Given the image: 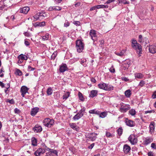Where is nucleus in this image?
Masks as SVG:
<instances>
[{
  "label": "nucleus",
  "mask_w": 156,
  "mask_h": 156,
  "mask_svg": "<svg viewBox=\"0 0 156 156\" xmlns=\"http://www.w3.org/2000/svg\"><path fill=\"white\" fill-rule=\"evenodd\" d=\"M131 46L132 47L137 51L139 50V54H142V50L141 45L138 43L136 40L134 39L132 40ZM138 52V51H137Z\"/></svg>",
  "instance_id": "nucleus-1"
},
{
  "label": "nucleus",
  "mask_w": 156,
  "mask_h": 156,
  "mask_svg": "<svg viewBox=\"0 0 156 156\" xmlns=\"http://www.w3.org/2000/svg\"><path fill=\"white\" fill-rule=\"evenodd\" d=\"M76 46L77 51L80 53L83 49L84 44L81 40H78L76 42Z\"/></svg>",
  "instance_id": "nucleus-2"
},
{
  "label": "nucleus",
  "mask_w": 156,
  "mask_h": 156,
  "mask_svg": "<svg viewBox=\"0 0 156 156\" xmlns=\"http://www.w3.org/2000/svg\"><path fill=\"white\" fill-rule=\"evenodd\" d=\"M54 122L53 119H51L49 118H47L44 119L43 123L45 126L51 127L53 125Z\"/></svg>",
  "instance_id": "nucleus-3"
},
{
  "label": "nucleus",
  "mask_w": 156,
  "mask_h": 156,
  "mask_svg": "<svg viewBox=\"0 0 156 156\" xmlns=\"http://www.w3.org/2000/svg\"><path fill=\"white\" fill-rule=\"evenodd\" d=\"M128 140L133 145L137 143V139L135 135H131L128 138Z\"/></svg>",
  "instance_id": "nucleus-4"
},
{
  "label": "nucleus",
  "mask_w": 156,
  "mask_h": 156,
  "mask_svg": "<svg viewBox=\"0 0 156 156\" xmlns=\"http://www.w3.org/2000/svg\"><path fill=\"white\" fill-rule=\"evenodd\" d=\"M29 90V88H27V87L25 86H22L20 89L21 92L22 93V95L23 97L24 96L25 94L27 92L28 90Z\"/></svg>",
  "instance_id": "nucleus-5"
},
{
  "label": "nucleus",
  "mask_w": 156,
  "mask_h": 156,
  "mask_svg": "<svg viewBox=\"0 0 156 156\" xmlns=\"http://www.w3.org/2000/svg\"><path fill=\"white\" fill-rule=\"evenodd\" d=\"M125 122L126 125L129 127H133L135 125V123H134L133 121L128 119L127 118L126 119Z\"/></svg>",
  "instance_id": "nucleus-6"
},
{
  "label": "nucleus",
  "mask_w": 156,
  "mask_h": 156,
  "mask_svg": "<svg viewBox=\"0 0 156 156\" xmlns=\"http://www.w3.org/2000/svg\"><path fill=\"white\" fill-rule=\"evenodd\" d=\"M131 150V148L130 146L127 144H125L123 146V151L124 153L126 154L129 153Z\"/></svg>",
  "instance_id": "nucleus-7"
},
{
  "label": "nucleus",
  "mask_w": 156,
  "mask_h": 156,
  "mask_svg": "<svg viewBox=\"0 0 156 156\" xmlns=\"http://www.w3.org/2000/svg\"><path fill=\"white\" fill-rule=\"evenodd\" d=\"M68 68L65 64H62L60 67L59 71L60 72L63 73L67 70Z\"/></svg>",
  "instance_id": "nucleus-8"
},
{
  "label": "nucleus",
  "mask_w": 156,
  "mask_h": 156,
  "mask_svg": "<svg viewBox=\"0 0 156 156\" xmlns=\"http://www.w3.org/2000/svg\"><path fill=\"white\" fill-rule=\"evenodd\" d=\"M153 141V139L151 137H147L145 138V140L144 142L146 145H147Z\"/></svg>",
  "instance_id": "nucleus-9"
},
{
  "label": "nucleus",
  "mask_w": 156,
  "mask_h": 156,
  "mask_svg": "<svg viewBox=\"0 0 156 156\" xmlns=\"http://www.w3.org/2000/svg\"><path fill=\"white\" fill-rule=\"evenodd\" d=\"M29 10L30 9L28 7H25L20 9V12L26 14L27 13Z\"/></svg>",
  "instance_id": "nucleus-10"
},
{
  "label": "nucleus",
  "mask_w": 156,
  "mask_h": 156,
  "mask_svg": "<svg viewBox=\"0 0 156 156\" xmlns=\"http://www.w3.org/2000/svg\"><path fill=\"white\" fill-rule=\"evenodd\" d=\"M39 110V108L36 107L32 109L31 111V115L32 116H34L36 113L38 112Z\"/></svg>",
  "instance_id": "nucleus-11"
},
{
  "label": "nucleus",
  "mask_w": 156,
  "mask_h": 156,
  "mask_svg": "<svg viewBox=\"0 0 156 156\" xmlns=\"http://www.w3.org/2000/svg\"><path fill=\"white\" fill-rule=\"evenodd\" d=\"M96 135H97V133H91L90 134L88 137L91 140H94L97 138Z\"/></svg>",
  "instance_id": "nucleus-12"
},
{
  "label": "nucleus",
  "mask_w": 156,
  "mask_h": 156,
  "mask_svg": "<svg viewBox=\"0 0 156 156\" xmlns=\"http://www.w3.org/2000/svg\"><path fill=\"white\" fill-rule=\"evenodd\" d=\"M150 52L154 54L156 53V46H155L151 45L149 48Z\"/></svg>",
  "instance_id": "nucleus-13"
},
{
  "label": "nucleus",
  "mask_w": 156,
  "mask_h": 156,
  "mask_svg": "<svg viewBox=\"0 0 156 156\" xmlns=\"http://www.w3.org/2000/svg\"><path fill=\"white\" fill-rule=\"evenodd\" d=\"M33 129L35 132L37 133L40 132L42 131V128L40 126H38L36 125L35 127L33 128Z\"/></svg>",
  "instance_id": "nucleus-14"
},
{
  "label": "nucleus",
  "mask_w": 156,
  "mask_h": 156,
  "mask_svg": "<svg viewBox=\"0 0 156 156\" xmlns=\"http://www.w3.org/2000/svg\"><path fill=\"white\" fill-rule=\"evenodd\" d=\"M155 123L154 122H151L150 125L149 127L150 128V131L151 133H152V132H153L154 129V126Z\"/></svg>",
  "instance_id": "nucleus-15"
},
{
  "label": "nucleus",
  "mask_w": 156,
  "mask_h": 156,
  "mask_svg": "<svg viewBox=\"0 0 156 156\" xmlns=\"http://www.w3.org/2000/svg\"><path fill=\"white\" fill-rule=\"evenodd\" d=\"M90 35L93 40H95V39L93 38V37H95L96 36L95 31L93 30H91L90 32Z\"/></svg>",
  "instance_id": "nucleus-16"
},
{
  "label": "nucleus",
  "mask_w": 156,
  "mask_h": 156,
  "mask_svg": "<svg viewBox=\"0 0 156 156\" xmlns=\"http://www.w3.org/2000/svg\"><path fill=\"white\" fill-rule=\"evenodd\" d=\"M98 93V91L95 90H93L90 91V97L91 98H94L96 96Z\"/></svg>",
  "instance_id": "nucleus-17"
},
{
  "label": "nucleus",
  "mask_w": 156,
  "mask_h": 156,
  "mask_svg": "<svg viewBox=\"0 0 156 156\" xmlns=\"http://www.w3.org/2000/svg\"><path fill=\"white\" fill-rule=\"evenodd\" d=\"M45 25V22H37L35 23L34 24V27H36L37 26L42 27L43 26Z\"/></svg>",
  "instance_id": "nucleus-18"
},
{
  "label": "nucleus",
  "mask_w": 156,
  "mask_h": 156,
  "mask_svg": "<svg viewBox=\"0 0 156 156\" xmlns=\"http://www.w3.org/2000/svg\"><path fill=\"white\" fill-rule=\"evenodd\" d=\"M69 125L74 130L78 131L79 129V128L77 126H76V125L74 123H70Z\"/></svg>",
  "instance_id": "nucleus-19"
},
{
  "label": "nucleus",
  "mask_w": 156,
  "mask_h": 156,
  "mask_svg": "<svg viewBox=\"0 0 156 156\" xmlns=\"http://www.w3.org/2000/svg\"><path fill=\"white\" fill-rule=\"evenodd\" d=\"M130 108L129 105H125L121 108V110L122 112H126Z\"/></svg>",
  "instance_id": "nucleus-20"
},
{
  "label": "nucleus",
  "mask_w": 156,
  "mask_h": 156,
  "mask_svg": "<svg viewBox=\"0 0 156 156\" xmlns=\"http://www.w3.org/2000/svg\"><path fill=\"white\" fill-rule=\"evenodd\" d=\"M18 58L20 59L22 61H23V60H27L28 58L26 56L21 54L18 57Z\"/></svg>",
  "instance_id": "nucleus-21"
},
{
  "label": "nucleus",
  "mask_w": 156,
  "mask_h": 156,
  "mask_svg": "<svg viewBox=\"0 0 156 156\" xmlns=\"http://www.w3.org/2000/svg\"><path fill=\"white\" fill-rule=\"evenodd\" d=\"M83 115L82 114H80L78 113L74 116L73 119L75 120H78Z\"/></svg>",
  "instance_id": "nucleus-22"
},
{
  "label": "nucleus",
  "mask_w": 156,
  "mask_h": 156,
  "mask_svg": "<svg viewBox=\"0 0 156 156\" xmlns=\"http://www.w3.org/2000/svg\"><path fill=\"white\" fill-rule=\"evenodd\" d=\"M32 145L33 146H35L37 145V140L34 137L31 139Z\"/></svg>",
  "instance_id": "nucleus-23"
},
{
  "label": "nucleus",
  "mask_w": 156,
  "mask_h": 156,
  "mask_svg": "<svg viewBox=\"0 0 156 156\" xmlns=\"http://www.w3.org/2000/svg\"><path fill=\"white\" fill-rule=\"evenodd\" d=\"M39 152L41 154H43L45 152V150L43 148H39L36 151V153Z\"/></svg>",
  "instance_id": "nucleus-24"
},
{
  "label": "nucleus",
  "mask_w": 156,
  "mask_h": 156,
  "mask_svg": "<svg viewBox=\"0 0 156 156\" xmlns=\"http://www.w3.org/2000/svg\"><path fill=\"white\" fill-rule=\"evenodd\" d=\"M131 91L130 90H128L125 92V96L127 98H129L131 95Z\"/></svg>",
  "instance_id": "nucleus-25"
},
{
  "label": "nucleus",
  "mask_w": 156,
  "mask_h": 156,
  "mask_svg": "<svg viewBox=\"0 0 156 156\" xmlns=\"http://www.w3.org/2000/svg\"><path fill=\"white\" fill-rule=\"evenodd\" d=\"M106 86V84L105 83H100L98 84V87L99 88L105 90V87Z\"/></svg>",
  "instance_id": "nucleus-26"
},
{
  "label": "nucleus",
  "mask_w": 156,
  "mask_h": 156,
  "mask_svg": "<svg viewBox=\"0 0 156 156\" xmlns=\"http://www.w3.org/2000/svg\"><path fill=\"white\" fill-rule=\"evenodd\" d=\"M106 113L105 112H102L101 113H100V114L99 115V117L101 118H104L106 116Z\"/></svg>",
  "instance_id": "nucleus-27"
},
{
  "label": "nucleus",
  "mask_w": 156,
  "mask_h": 156,
  "mask_svg": "<svg viewBox=\"0 0 156 156\" xmlns=\"http://www.w3.org/2000/svg\"><path fill=\"white\" fill-rule=\"evenodd\" d=\"M129 113L132 115L133 116L136 114L135 110L133 109H131L129 111Z\"/></svg>",
  "instance_id": "nucleus-28"
},
{
  "label": "nucleus",
  "mask_w": 156,
  "mask_h": 156,
  "mask_svg": "<svg viewBox=\"0 0 156 156\" xmlns=\"http://www.w3.org/2000/svg\"><path fill=\"white\" fill-rule=\"evenodd\" d=\"M69 92H67L63 96V99H67L68 97L69 96Z\"/></svg>",
  "instance_id": "nucleus-29"
},
{
  "label": "nucleus",
  "mask_w": 156,
  "mask_h": 156,
  "mask_svg": "<svg viewBox=\"0 0 156 156\" xmlns=\"http://www.w3.org/2000/svg\"><path fill=\"white\" fill-rule=\"evenodd\" d=\"M78 96L80 99L82 101H84V98L83 97V95L80 92H79L78 93Z\"/></svg>",
  "instance_id": "nucleus-30"
},
{
  "label": "nucleus",
  "mask_w": 156,
  "mask_h": 156,
  "mask_svg": "<svg viewBox=\"0 0 156 156\" xmlns=\"http://www.w3.org/2000/svg\"><path fill=\"white\" fill-rule=\"evenodd\" d=\"M118 134L119 136H120L122 135V127H120L117 130Z\"/></svg>",
  "instance_id": "nucleus-31"
},
{
  "label": "nucleus",
  "mask_w": 156,
  "mask_h": 156,
  "mask_svg": "<svg viewBox=\"0 0 156 156\" xmlns=\"http://www.w3.org/2000/svg\"><path fill=\"white\" fill-rule=\"evenodd\" d=\"M113 87H111L109 86H108V85L106 84V86L105 87V90H113Z\"/></svg>",
  "instance_id": "nucleus-32"
},
{
  "label": "nucleus",
  "mask_w": 156,
  "mask_h": 156,
  "mask_svg": "<svg viewBox=\"0 0 156 156\" xmlns=\"http://www.w3.org/2000/svg\"><path fill=\"white\" fill-rule=\"evenodd\" d=\"M52 89L51 87L49 88L47 90V93L48 95H50L52 93Z\"/></svg>",
  "instance_id": "nucleus-33"
},
{
  "label": "nucleus",
  "mask_w": 156,
  "mask_h": 156,
  "mask_svg": "<svg viewBox=\"0 0 156 156\" xmlns=\"http://www.w3.org/2000/svg\"><path fill=\"white\" fill-rule=\"evenodd\" d=\"M143 42H145V45L146 44L149 43V41L148 39L146 37H143Z\"/></svg>",
  "instance_id": "nucleus-34"
},
{
  "label": "nucleus",
  "mask_w": 156,
  "mask_h": 156,
  "mask_svg": "<svg viewBox=\"0 0 156 156\" xmlns=\"http://www.w3.org/2000/svg\"><path fill=\"white\" fill-rule=\"evenodd\" d=\"M39 14L38 16L40 17L42 16L43 17H45L46 16V14L44 12H39L38 13Z\"/></svg>",
  "instance_id": "nucleus-35"
},
{
  "label": "nucleus",
  "mask_w": 156,
  "mask_h": 156,
  "mask_svg": "<svg viewBox=\"0 0 156 156\" xmlns=\"http://www.w3.org/2000/svg\"><path fill=\"white\" fill-rule=\"evenodd\" d=\"M57 55V52L56 51H55L52 55H51V59L54 60L55 58L56 57Z\"/></svg>",
  "instance_id": "nucleus-36"
},
{
  "label": "nucleus",
  "mask_w": 156,
  "mask_h": 156,
  "mask_svg": "<svg viewBox=\"0 0 156 156\" xmlns=\"http://www.w3.org/2000/svg\"><path fill=\"white\" fill-rule=\"evenodd\" d=\"M6 101L7 102H9V103L11 104H13L14 103V100L13 99L11 100H10L8 99H6Z\"/></svg>",
  "instance_id": "nucleus-37"
},
{
  "label": "nucleus",
  "mask_w": 156,
  "mask_h": 156,
  "mask_svg": "<svg viewBox=\"0 0 156 156\" xmlns=\"http://www.w3.org/2000/svg\"><path fill=\"white\" fill-rule=\"evenodd\" d=\"M143 75L141 73H137L135 75V77L139 79L142 78L143 77Z\"/></svg>",
  "instance_id": "nucleus-38"
},
{
  "label": "nucleus",
  "mask_w": 156,
  "mask_h": 156,
  "mask_svg": "<svg viewBox=\"0 0 156 156\" xmlns=\"http://www.w3.org/2000/svg\"><path fill=\"white\" fill-rule=\"evenodd\" d=\"M85 108L84 107H83L82 109H81L80 111L78 113H79V114H82L83 116V113L85 112Z\"/></svg>",
  "instance_id": "nucleus-39"
},
{
  "label": "nucleus",
  "mask_w": 156,
  "mask_h": 156,
  "mask_svg": "<svg viewBox=\"0 0 156 156\" xmlns=\"http://www.w3.org/2000/svg\"><path fill=\"white\" fill-rule=\"evenodd\" d=\"M142 36L141 35H140L139 36V39L138 41L140 43L143 42Z\"/></svg>",
  "instance_id": "nucleus-40"
},
{
  "label": "nucleus",
  "mask_w": 156,
  "mask_h": 156,
  "mask_svg": "<svg viewBox=\"0 0 156 156\" xmlns=\"http://www.w3.org/2000/svg\"><path fill=\"white\" fill-rule=\"evenodd\" d=\"M16 72L17 74L19 76H21L22 74V72L19 69H17L16 70Z\"/></svg>",
  "instance_id": "nucleus-41"
},
{
  "label": "nucleus",
  "mask_w": 156,
  "mask_h": 156,
  "mask_svg": "<svg viewBox=\"0 0 156 156\" xmlns=\"http://www.w3.org/2000/svg\"><path fill=\"white\" fill-rule=\"evenodd\" d=\"M49 37V34H46L45 36H44L42 37V39L44 40H47L48 39Z\"/></svg>",
  "instance_id": "nucleus-42"
},
{
  "label": "nucleus",
  "mask_w": 156,
  "mask_h": 156,
  "mask_svg": "<svg viewBox=\"0 0 156 156\" xmlns=\"http://www.w3.org/2000/svg\"><path fill=\"white\" fill-rule=\"evenodd\" d=\"M119 3H122L124 4L129 3V2L126 1H125L124 0H119Z\"/></svg>",
  "instance_id": "nucleus-43"
},
{
  "label": "nucleus",
  "mask_w": 156,
  "mask_h": 156,
  "mask_svg": "<svg viewBox=\"0 0 156 156\" xmlns=\"http://www.w3.org/2000/svg\"><path fill=\"white\" fill-rule=\"evenodd\" d=\"M110 72L112 73H114L115 72V69L114 68L113 66H112L109 69Z\"/></svg>",
  "instance_id": "nucleus-44"
},
{
  "label": "nucleus",
  "mask_w": 156,
  "mask_h": 156,
  "mask_svg": "<svg viewBox=\"0 0 156 156\" xmlns=\"http://www.w3.org/2000/svg\"><path fill=\"white\" fill-rule=\"evenodd\" d=\"M151 147L152 148L156 149V145L154 143H152L151 145Z\"/></svg>",
  "instance_id": "nucleus-45"
},
{
  "label": "nucleus",
  "mask_w": 156,
  "mask_h": 156,
  "mask_svg": "<svg viewBox=\"0 0 156 156\" xmlns=\"http://www.w3.org/2000/svg\"><path fill=\"white\" fill-rule=\"evenodd\" d=\"M73 23L76 26H79L80 24V22L79 21H75L73 22Z\"/></svg>",
  "instance_id": "nucleus-46"
},
{
  "label": "nucleus",
  "mask_w": 156,
  "mask_h": 156,
  "mask_svg": "<svg viewBox=\"0 0 156 156\" xmlns=\"http://www.w3.org/2000/svg\"><path fill=\"white\" fill-rule=\"evenodd\" d=\"M54 9L55 10H60L61 8L59 6H54Z\"/></svg>",
  "instance_id": "nucleus-47"
},
{
  "label": "nucleus",
  "mask_w": 156,
  "mask_h": 156,
  "mask_svg": "<svg viewBox=\"0 0 156 156\" xmlns=\"http://www.w3.org/2000/svg\"><path fill=\"white\" fill-rule=\"evenodd\" d=\"M28 70H29L30 71H33L34 70H35V69L34 68L31 67L30 66H28Z\"/></svg>",
  "instance_id": "nucleus-48"
},
{
  "label": "nucleus",
  "mask_w": 156,
  "mask_h": 156,
  "mask_svg": "<svg viewBox=\"0 0 156 156\" xmlns=\"http://www.w3.org/2000/svg\"><path fill=\"white\" fill-rule=\"evenodd\" d=\"M123 64L125 66V68L124 69L125 70H126V69H128L129 67V65L127 63H125L124 64Z\"/></svg>",
  "instance_id": "nucleus-49"
},
{
  "label": "nucleus",
  "mask_w": 156,
  "mask_h": 156,
  "mask_svg": "<svg viewBox=\"0 0 156 156\" xmlns=\"http://www.w3.org/2000/svg\"><path fill=\"white\" fill-rule=\"evenodd\" d=\"M69 23L68 21L65 22L64 24V26L65 27H67L69 26Z\"/></svg>",
  "instance_id": "nucleus-50"
},
{
  "label": "nucleus",
  "mask_w": 156,
  "mask_h": 156,
  "mask_svg": "<svg viewBox=\"0 0 156 156\" xmlns=\"http://www.w3.org/2000/svg\"><path fill=\"white\" fill-rule=\"evenodd\" d=\"M122 80H123L125 81H127L129 80V79H128V78H127L125 77H122Z\"/></svg>",
  "instance_id": "nucleus-51"
},
{
  "label": "nucleus",
  "mask_w": 156,
  "mask_h": 156,
  "mask_svg": "<svg viewBox=\"0 0 156 156\" xmlns=\"http://www.w3.org/2000/svg\"><path fill=\"white\" fill-rule=\"evenodd\" d=\"M14 112L16 113H19L20 112V111L19 109L17 108H16L14 109Z\"/></svg>",
  "instance_id": "nucleus-52"
},
{
  "label": "nucleus",
  "mask_w": 156,
  "mask_h": 156,
  "mask_svg": "<svg viewBox=\"0 0 156 156\" xmlns=\"http://www.w3.org/2000/svg\"><path fill=\"white\" fill-rule=\"evenodd\" d=\"M106 136L108 137H110L112 136L111 134L109 132H107L106 134Z\"/></svg>",
  "instance_id": "nucleus-53"
},
{
  "label": "nucleus",
  "mask_w": 156,
  "mask_h": 156,
  "mask_svg": "<svg viewBox=\"0 0 156 156\" xmlns=\"http://www.w3.org/2000/svg\"><path fill=\"white\" fill-rule=\"evenodd\" d=\"M94 143H93L92 144H91L90 146H89L88 147V148L89 149H92L93 147L94 146Z\"/></svg>",
  "instance_id": "nucleus-54"
},
{
  "label": "nucleus",
  "mask_w": 156,
  "mask_h": 156,
  "mask_svg": "<svg viewBox=\"0 0 156 156\" xmlns=\"http://www.w3.org/2000/svg\"><path fill=\"white\" fill-rule=\"evenodd\" d=\"M144 84H145V83H144V81H141L139 85L141 87H142L144 85Z\"/></svg>",
  "instance_id": "nucleus-55"
},
{
  "label": "nucleus",
  "mask_w": 156,
  "mask_h": 156,
  "mask_svg": "<svg viewBox=\"0 0 156 156\" xmlns=\"http://www.w3.org/2000/svg\"><path fill=\"white\" fill-rule=\"evenodd\" d=\"M147 154L148 156H154L153 153L152 152L150 151Z\"/></svg>",
  "instance_id": "nucleus-56"
},
{
  "label": "nucleus",
  "mask_w": 156,
  "mask_h": 156,
  "mask_svg": "<svg viewBox=\"0 0 156 156\" xmlns=\"http://www.w3.org/2000/svg\"><path fill=\"white\" fill-rule=\"evenodd\" d=\"M95 109L90 110L89 111V112L91 114H95Z\"/></svg>",
  "instance_id": "nucleus-57"
},
{
  "label": "nucleus",
  "mask_w": 156,
  "mask_h": 156,
  "mask_svg": "<svg viewBox=\"0 0 156 156\" xmlns=\"http://www.w3.org/2000/svg\"><path fill=\"white\" fill-rule=\"evenodd\" d=\"M47 150L48 151H49L50 153H51V154L52 153H53V151L54 150L51 149L49 148H48L47 149Z\"/></svg>",
  "instance_id": "nucleus-58"
},
{
  "label": "nucleus",
  "mask_w": 156,
  "mask_h": 156,
  "mask_svg": "<svg viewBox=\"0 0 156 156\" xmlns=\"http://www.w3.org/2000/svg\"><path fill=\"white\" fill-rule=\"evenodd\" d=\"M25 36L29 37L30 36V34L28 32H25L24 33Z\"/></svg>",
  "instance_id": "nucleus-59"
},
{
  "label": "nucleus",
  "mask_w": 156,
  "mask_h": 156,
  "mask_svg": "<svg viewBox=\"0 0 156 156\" xmlns=\"http://www.w3.org/2000/svg\"><path fill=\"white\" fill-rule=\"evenodd\" d=\"M39 14L38 13H37V14H36L34 15V18L35 19H37V20H37L38 19H39V17H40L38 16V17H37V16H38Z\"/></svg>",
  "instance_id": "nucleus-60"
},
{
  "label": "nucleus",
  "mask_w": 156,
  "mask_h": 156,
  "mask_svg": "<svg viewBox=\"0 0 156 156\" xmlns=\"http://www.w3.org/2000/svg\"><path fill=\"white\" fill-rule=\"evenodd\" d=\"M115 1V0H108L106 2V3L108 4L111 2H114Z\"/></svg>",
  "instance_id": "nucleus-61"
},
{
  "label": "nucleus",
  "mask_w": 156,
  "mask_h": 156,
  "mask_svg": "<svg viewBox=\"0 0 156 156\" xmlns=\"http://www.w3.org/2000/svg\"><path fill=\"white\" fill-rule=\"evenodd\" d=\"M152 97L153 98H156V91H155L152 94Z\"/></svg>",
  "instance_id": "nucleus-62"
},
{
  "label": "nucleus",
  "mask_w": 156,
  "mask_h": 156,
  "mask_svg": "<svg viewBox=\"0 0 156 156\" xmlns=\"http://www.w3.org/2000/svg\"><path fill=\"white\" fill-rule=\"evenodd\" d=\"M123 53L122 52H120V53H117L116 55H119L120 56H121L123 55Z\"/></svg>",
  "instance_id": "nucleus-63"
},
{
  "label": "nucleus",
  "mask_w": 156,
  "mask_h": 156,
  "mask_svg": "<svg viewBox=\"0 0 156 156\" xmlns=\"http://www.w3.org/2000/svg\"><path fill=\"white\" fill-rule=\"evenodd\" d=\"M25 44L26 46H28L30 45L29 42L28 41H25Z\"/></svg>",
  "instance_id": "nucleus-64"
}]
</instances>
